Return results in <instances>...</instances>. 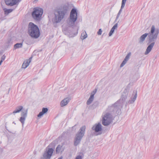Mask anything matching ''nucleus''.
Wrapping results in <instances>:
<instances>
[{"mask_svg": "<svg viewBox=\"0 0 159 159\" xmlns=\"http://www.w3.org/2000/svg\"><path fill=\"white\" fill-rule=\"evenodd\" d=\"M155 30V27L154 25H152L151 27L150 33H145L142 35L139 39V43H142L144 41L148 35V43H151L147 47L144 54L147 55L152 50L155 44V41L157 39L159 33L158 30H156L155 33L154 32Z\"/></svg>", "mask_w": 159, "mask_h": 159, "instance_id": "nucleus-1", "label": "nucleus"}, {"mask_svg": "<svg viewBox=\"0 0 159 159\" xmlns=\"http://www.w3.org/2000/svg\"><path fill=\"white\" fill-rule=\"evenodd\" d=\"M28 33L30 36L34 39L38 38L40 35V32L38 27L32 22L29 24Z\"/></svg>", "mask_w": 159, "mask_h": 159, "instance_id": "nucleus-2", "label": "nucleus"}, {"mask_svg": "<svg viewBox=\"0 0 159 159\" xmlns=\"http://www.w3.org/2000/svg\"><path fill=\"white\" fill-rule=\"evenodd\" d=\"M68 7L67 5H64L61 8L58 10L55 13V22L56 23L60 22L63 18L64 16L67 13Z\"/></svg>", "mask_w": 159, "mask_h": 159, "instance_id": "nucleus-3", "label": "nucleus"}, {"mask_svg": "<svg viewBox=\"0 0 159 159\" xmlns=\"http://www.w3.org/2000/svg\"><path fill=\"white\" fill-rule=\"evenodd\" d=\"M86 129V126L83 125L80 129L78 132L75 135L74 141V145L75 146L79 144L84 135Z\"/></svg>", "mask_w": 159, "mask_h": 159, "instance_id": "nucleus-4", "label": "nucleus"}, {"mask_svg": "<svg viewBox=\"0 0 159 159\" xmlns=\"http://www.w3.org/2000/svg\"><path fill=\"white\" fill-rule=\"evenodd\" d=\"M77 13L76 10L73 8L70 12V19L68 22V24L70 26L74 25L75 22L77 19Z\"/></svg>", "mask_w": 159, "mask_h": 159, "instance_id": "nucleus-5", "label": "nucleus"}, {"mask_svg": "<svg viewBox=\"0 0 159 159\" xmlns=\"http://www.w3.org/2000/svg\"><path fill=\"white\" fill-rule=\"evenodd\" d=\"M43 9L41 8H34L33 11L32 13V17L35 20H39L43 13Z\"/></svg>", "mask_w": 159, "mask_h": 159, "instance_id": "nucleus-6", "label": "nucleus"}, {"mask_svg": "<svg viewBox=\"0 0 159 159\" xmlns=\"http://www.w3.org/2000/svg\"><path fill=\"white\" fill-rule=\"evenodd\" d=\"M112 117L111 114L108 112L103 115L102 120V124L104 126H107L110 125Z\"/></svg>", "mask_w": 159, "mask_h": 159, "instance_id": "nucleus-7", "label": "nucleus"}, {"mask_svg": "<svg viewBox=\"0 0 159 159\" xmlns=\"http://www.w3.org/2000/svg\"><path fill=\"white\" fill-rule=\"evenodd\" d=\"M54 149L52 148H49L48 150L44 152L43 155L44 159H50L53 153Z\"/></svg>", "mask_w": 159, "mask_h": 159, "instance_id": "nucleus-8", "label": "nucleus"}, {"mask_svg": "<svg viewBox=\"0 0 159 159\" xmlns=\"http://www.w3.org/2000/svg\"><path fill=\"white\" fill-rule=\"evenodd\" d=\"M21 111V117H20V121L22 124V126H23L25 118L27 116L28 109H23Z\"/></svg>", "mask_w": 159, "mask_h": 159, "instance_id": "nucleus-9", "label": "nucleus"}, {"mask_svg": "<svg viewBox=\"0 0 159 159\" xmlns=\"http://www.w3.org/2000/svg\"><path fill=\"white\" fill-rule=\"evenodd\" d=\"M92 129L96 132H98L102 130V125L100 123L96 124L93 126Z\"/></svg>", "mask_w": 159, "mask_h": 159, "instance_id": "nucleus-10", "label": "nucleus"}, {"mask_svg": "<svg viewBox=\"0 0 159 159\" xmlns=\"http://www.w3.org/2000/svg\"><path fill=\"white\" fill-rule=\"evenodd\" d=\"M6 4L8 6H12L16 4L17 2L16 0H5Z\"/></svg>", "mask_w": 159, "mask_h": 159, "instance_id": "nucleus-11", "label": "nucleus"}, {"mask_svg": "<svg viewBox=\"0 0 159 159\" xmlns=\"http://www.w3.org/2000/svg\"><path fill=\"white\" fill-rule=\"evenodd\" d=\"M70 99L69 98H66L62 100L60 103L61 107H63L67 104L69 102Z\"/></svg>", "mask_w": 159, "mask_h": 159, "instance_id": "nucleus-12", "label": "nucleus"}, {"mask_svg": "<svg viewBox=\"0 0 159 159\" xmlns=\"http://www.w3.org/2000/svg\"><path fill=\"white\" fill-rule=\"evenodd\" d=\"M131 55V53L130 52H129L125 57L124 60L122 61L120 65V67H122L124 66V65L126 63L127 61L129 60L130 56Z\"/></svg>", "mask_w": 159, "mask_h": 159, "instance_id": "nucleus-13", "label": "nucleus"}, {"mask_svg": "<svg viewBox=\"0 0 159 159\" xmlns=\"http://www.w3.org/2000/svg\"><path fill=\"white\" fill-rule=\"evenodd\" d=\"M117 106V103H115L111 106L109 107L107 110L110 112H113L116 110Z\"/></svg>", "mask_w": 159, "mask_h": 159, "instance_id": "nucleus-14", "label": "nucleus"}, {"mask_svg": "<svg viewBox=\"0 0 159 159\" xmlns=\"http://www.w3.org/2000/svg\"><path fill=\"white\" fill-rule=\"evenodd\" d=\"M23 109V107L22 106H19L16 107L15 110L13 112L12 114L15 115V113H19Z\"/></svg>", "mask_w": 159, "mask_h": 159, "instance_id": "nucleus-15", "label": "nucleus"}, {"mask_svg": "<svg viewBox=\"0 0 159 159\" xmlns=\"http://www.w3.org/2000/svg\"><path fill=\"white\" fill-rule=\"evenodd\" d=\"M48 111V109L47 108L43 107L42 109V111L39 112L38 115V117H40L43 114L46 113Z\"/></svg>", "mask_w": 159, "mask_h": 159, "instance_id": "nucleus-16", "label": "nucleus"}, {"mask_svg": "<svg viewBox=\"0 0 159 159\" xmlns=\"http://www.w3.org/2000/svg\"><path fill=\"white\" fill-rule=\"evenodd\" d=\"M118 26V23L116 24L111 29L109 34V36H111L112 34L113 33L114 30L116 29L117 28Z\"/></svg>", "mask_w": 159, "mask_h": 159, "instance_id": "nucleus-17", "label": "nucleus"}, {"mask_svg": "<svg viewBox=\"0 0 159 159\" xmlns=\"http://www.w3.org/2000/svg\"><path fill=\"white\" fill-rule=\"evenodd\" d=\"M94 97H93V95H90L89 98L87 100L86 104L87 105H90L93 101L94 99Z\"/></svg>", "mask_w": 159, "mask_h": 159, "instance_id": "nucleus-18", "label": "nucleus"}, {"mask_svg": "<svg viewBox=\"0 0 159 159\" xmlns=\"http://www.w3.org/2000/svg\"><path fill=\"white\" fill-rule=\"evenodd\" d=\"M137 97V92L136 91L134 97L131 98V100L129 101L128 103L130 104L133 103L136 100Z\"/></svg>", "mask_w": 159, "mask_h": 159, "instance_id": "nucleus-19", "label": "nucleus"}, {"mask_svg": "<svg viewBox=\"0 0 159 159\" xmlns=\"http://www.w3.org/2000/svg\"><path fill=\"white\" fill-rule=\"evenodd\" d=\"M84 156L83 153L82 152H80L76 156L75 159H83Z\"/></svg>", "mask_w": 159, "mask_h": 159, "instance_id": "nucleus-20", "label": "nucleus"}, {"mask_svg": "<svg viewBox=\"0 0 159 159\" xmlns=\"http://www.w3.org/2000/svg\"><path fill=\"white\" fill-rule=\"evenodd\" d=\"M23 43L22 42L21 43H18L15 44L14 45V48L15 49H16L22 47L23 46Z\"/></svg>", "mask_w": 159, "mask_h": 159, "instance_id": "nucleus-21", "label": "nucleus"}, {"mask_svg": "<svg viewBox=\"0 0 159 159\" xmlns=\"http://www.w3.org/2000/svg\"><path fill=\"white\" fill-rule=\"evenodd\" d=\"M3 10L4 11V14L6 15H8L9 13L13 11L12 9H7L6 8L4 9Z\"/></svg>", "mask_w": 159, "mask_h": 159, "instance_id": "nucleus-22", "label": "nucleus"}, {"mask_svg": "<svg viewBox=\"0 0 159 159\" xmlns=\"http://www.w3.org/2000/svg\"><path fill=\"white\" fill-rule=\"evenodd\" d=\"M29 65V64L28 62V61H25L22 64V68L25 69Z\"/></svg>", "mask_w": 159, "mask_h": 159, "instance_id": "nucleus-23", "label": "nucleus"}, {"mask_svg": "<svg viewBox=\"0 0 159 159\" xmlns=\"http://www.w3.org/2000/svg\"><path fill=\"white\" fill-rule=\"evenodd\" d=\"M62 147V146L60 145H59L57 146L56 149V152L57 153H60Z\"/></svg>", "mask_w": 159, "mask_h": 159, "instance_id": "nucleus-24", "label": "nucleus"}, {"mask_svg": "<svg viewBox=\"0 0 159 159\" xmlns=\"http://www.w3.org/2000/svg\"><path fill=\"white\" fill-rule=\"evenodd\" d=\"M87 35L86 32L85 33H83L81 34V39L83 40L85 39L87 37Z\"/></svg>", "mask_w": 159, "mask_h": 159, "instance_id": "nucleus-25", "label": "nucleus"}, {"mask_svg": "<svg viewBox=\"0 0 159 159\" xmlns=\"http://www.w3.org/2000/svg\"><path fill=\"white\" fill-rule=\"evenodd\" d=\"M126 0H122L121 3L122 8H124V7Z\"/></svg>", "mask_w": 159, "mask_h": 159, "instance_id": "nucleus-26", "label": "nucleus"}, {"mask_svg": "<svg viewBox=\"0 0 159 159\" xmlns=\"http://www.w3.org/2000/svg\"><path fill=\"white\" fill-rule=\"evenodd\" d=\"M97 89H95L91 93V95H93V97H94V95L95 94L97 91Z\"/></svg>", "mask_w": 159, "mask_h": 159, "instance_id": "nucleus-27", "label": "nucleus"}, {"mask_svg": "<svg viewBox=\"0 0 159 159\" xmlns=\"http://www.w3.org/2000/svg\"><path fill=\"white\" fill-rule=\"evenodd\" d=\"M102 31L101 29H99L98 31L97 32V34L98 35H101L102 34Z\"/></svg>", "mask_w": 159, "mask_h": 159, "instance_id": "nucleus-28", "label": "nucleus"}, {"mask_svg": "<svg viewBox=\"0 0 159 159\" xmlns=\"http://www.w3.org/2000/svg\"><path fill=\"white\" fill-rule=\"evenodd\" d=\"M128 92V89L127 88L125 89L124 91V93L125 94H127Z\"/></svg>", "mask_w": 159, "mask_h": 159, "instance_id": "nucleus-29", "label": "nucleus"}, {"mask_svg": "<svg viewBox=\"0 0 159 159\" xmlns=\"http://www.w3.org/2000/svg\"><path fill=\"white\" fill-rule=\"evenodd\" d=\"M32 57H30L28 60H26L27 61H28V62L30 64V62H31V60H32Z\"/></svg>", "mask_w": 159, "mask_h": 159, "instance_id": "nucleus-30", "label": "nucleus"}, {"mask_svg": "<svg viewBox=\"0 0 159 159\" xmlns=\"http://www.w3.org/2000/svg\"><path fill=\"white\" fill-rule=\"evenodd\" d=\"M123 8H122V5L121 6V8L120 9V10H119L118 13V14H119V15H120V13H121V12H122V9H123Z\"/></svg>", "mask_w": 159, "mask_h": 159, "instance_id": "nucleus-31", "label": "nucleus"}, {"mask_svg": "<svg viewBox=\"0 0 159 159\" xmlns=\"http://www.w3.org/2000/svg\"><path fill=\"white\" fill-rule=\"evenodd\" d=\"M120 15H119V14H117V16L116 17V20H117L118 19V18H119V17L120 16Z\"/></svg>", "mask_w": 159, "mask_h": 159, "instance_id": "nucleus-32", "label": "nucleus"}, {"mask_svg": "<svg viewBox=\"0 0 159 159\" xmlns=\"http://www.w3.org/2000/svg\"><path fill=\"white\" fill-rule=\"evenodd\" d=\"M116 21H117V20H116V19L115 21V22H116Z\"/></svg>", "mask_w": 159, "mask_h": 159, "instance_id": "nucleus-33", "label": "nucleus"}, {"mask_svg": "<svg viewBox=\"0 0 159 159\" xmlns=\"http://www.w3.org/2000/svg\"><path fill=\"white\" fill-rule=\"evenodd\" d=\"M20 1L19 0H18V2H20Z\"/></svg>", "mask_w": 159, "mask_h": 159, "instance_id": "nucleus-34", "label": "nucleus"}]
</instances>
